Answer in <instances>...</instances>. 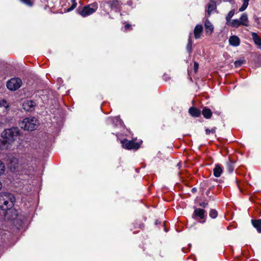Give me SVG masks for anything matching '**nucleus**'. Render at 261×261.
Returning <instances> with one entry per match:
<instances>
[{"instance_id": "nucleus-15", "label": "nucleus", "mask_w": 261, "mask_h": 261, "mask_svg": "<svg viewBox=\"0 0 261 261\" xmlns=\"http://www.w3.org/2000/svg\"><path fill=\"white\" fill-rule=\"evenodd\" d=\"M251 36L255 44L258 45L259 47H260L261 39L259 38V37L257 35L256 33L254 32L252 33Z\"/></svg>"}, {"instance_id": "nucleus-6", "label": "nucleus", "mask_w": 261, "mask_h": 261, "mask_svg": "<svg viewBox=\"0 0 261 261\" xmlns=\"http://www.w3.org/2000/svg\"><path fill=\"white\" fill-rule=\"evenodd\" d=\"M121 143L123 148L131 149H138L140 147V144L137 142H135L133 141H127L124 140L121 141Z\"/></svg>"}, {"instance_id": "nucleus-5", "label": "nucleus", "mask_w": 261, "mask_h": 261, "mask_svg": "<svg viewBox=\"0 0 261 261\" xmlns=\"http://www.w3.org/2000/svg\"><path fill=\"white\" fill-rule=\"evenodd\" d=\"M22 85V81L19 78H12L7 82V87L11 91H15Z\"/></svg>"}, {"instance_id": "nucleus-35", "label": "nucleus", "mask_w": 261, "mask_h": 261, "mask_svg": "<svg viewBox=\"0 0 261 261\" xmlns=\"http://www.w3.org/2000/svg\"><path fill=\"white\" fill-rule=\"evenodd\" d=\"M115 119L117 121H119L120 123V121L119 120V118L118 117H116L115 118Z\"/></svg>"}, {"instance_id": "nucleus-28", "label": "nucleus", "mask_w": 261, "mask_h": 261, "mask_svg": "<svg viewBox=\"0 0 261 261\" xmlns=\"http://www.w3.org/2000/svg\"><path fill=\"white\" fill-rule=\"evenodd\" d=\"M216 128L215 127L212 128L211 129L206 128L205 129V133L207 135H209L210 133L215 134L216 132Z\"/></svg>"}, {"instance_id": "nucleus-33", "label": "nucleus", "mask_w": 261, "mask_h": 261, "mask_svg": "<svg viewBox=\"0 0 261 261\" xmlns=\"http://www.w3.org/2000/svg\"><path fill=\"white\" fill-rule=\"evenodd\" d=\"M199 205L202 207H205L207 205V203L206 202L203 201V202H200L199 203Z\"/></svg>"}, {"instance_id": "nucleus-14", "label": "nucleus", "mask_w": 261, "mask_h": 261, "mask_svg": "<svg viewBox=\"0 0 261 261\" xmlns=\"http://www.w3.org/2000/svg\"><path fill=\"white\" fill-rule=\"evenodd\" d=\"M253 226L256 229L257 231L261 232V219L251 221Z\"/></svg>"}, {"instance_id": "nucleus-32", "label": "nucleus", "mask_w": 261, "mask_h": 261, "mask_svg": "<svg viewBox=\"0 0 261 261\" xmlns=\"http://www.w3.org/2000/svg\"><path fill=\"white\" fill-rule=\"evenodd\" d=\"M198 66H199V65H198V63L195 62L194 63V69L195 72L197 71V70L198 68Z\"/></svg>"}, {"instance_id": "nucleus-4", "label": "nucleus", "mask_w": 261, "mask_h": 261, "mask_svg": "<svg viewBox=\"0 0 261 261\" xmlns=\"http://www.w3.org/2000/svg\"><path fill=\"white\" fill-rule=\"evenodd\" d=\"M97 5L93 4L85 6L81 11H79V14L83 17L88 16L94 13L97 9Z\"/></svg>"}, {"instance_id": "nucleus-27", "label": "nucleus", "mask_w": 261, "mask_h": 261, "mask_svg": "<svg viewBox=\"0 0 261 261\" xmlns=\"http://www.w3.org/2000/svg\"><path fill=\"white\" fill-rule=\"evenodd\" d=\"M218 214L217 212L215 210H211L210 212V216L213 218L215 219L217 217Z\"/></svg>"}, {"instance_id": "nucleus-8", "label": "nucleus", "mask_w": 261, "mask_h": 261, "mask_svg": "<svg viewBox=\"0 0 261 261\" xmlns=\"http://www.w3.org/2000/svg\"><path fill=\"white\" fill-rule=\"evenodd\" d=\"M36 104L34 101L31 100L25 101L22 105L23 108L26 111H32L35 109Z\"/></svg>"}, {"instance_id": "nucleus-20", "label": "nucleus", "mask_w": 261, "mask_h": 261, "mask_svg": "<svg viewBox=\"0 0 261 261\" xmlns=\"http://www.w3.org/2000/svg\"><path fill=\"white\" fill-rule=\"evenodd\" d=\"M227 24L234 28H238L240 25H242L240 21L237 19H233L232 21L229 22Z\"/></svg>"}, {"instance_id": "nucleus-1", "label": "nucleus", "mask_w": 261, "mask_h": 261, "mask_svg": "<svg viewBox=\"0 0 261 261\" xmlns=\"http://www.w3.org/2000/svg\"><path fill=\"white\" fill-rule=\"evenodd\" d=\"M15 198L10 193H0V209L4 211L10 210L14 205Z\"/></svg>"}, {"instance_id": "nucleus-13", "label": "nucleus", "mask_w": 261, "mask_h": 261, "mask_svg": "<svg viewBox=\"0 0 261 261\" xmlns=\"http://www.w3.org/2000/svg\"><path fill=\"white\" fill-rule=\"evenodd\" d=\"M189 112L192 116L195 117H199L201 113L199 110L194 107H191L189 110Z\"/></svg>"}, {"instance_id": "nucleus-29", "label": "nucleus", "mask_w": 261, "mask_h": 261, "mask_svg": "<svg viewBox=\"0 0 261 261\" xmlns=\"http://www.w3.org/2000/svg\"><path fill=\"white\" fill-rule=\"evenodd\" d=\"M5 169L4 164L0 161V175L4 173Z\"/></svg>"}, {"instance_id": "nucleus-11", "label": "nucleus", "mask_w": 261, "mask_h": 261, "mask_svg": "<svg viewBox=\"0 0 261 261\" xmlns=\"http://www.w3.org/2000/svg\"><path fill=\"white\" fill-rule=\"evenodd\" d=\"M228 42L231 46L236 47L240 45V39L237 36L233 35L230 37Z\"/></svg>"}, {"instance_id": "nucleus-31", "label": "nucleus", "mask_w": 261, "mask_h": 261, "mask_svg": "<svg viewBox=\"0 0 261 261\" xmlns=\"http://www.w3.org/2000/svg\"><path fill=\"white\" fill-rule=\"evenodd\" d=\"M21 1L28 5H29V6L32 5L31 0H21Z\"/></svg>"}, {"instance_id": "nucleus-30", "label": "nucleus", "mask_w": 261, "mask_h": 261, "mask_svg": "<svg viewBox=\"0 0 261 261\" xmlns=\"http://www.w3.org/2000/svg\"><path fill=\"white\" fill-rule=\"evenodd\" d=\"M244 63V60H238L234 62L236 67H240Z\"/></svg>"}, {"instance_id": "nucleus-38", "label": "nucleus", "mask_w": 261, "mask_h": 261, "mask_svg": "<svg viewBox=\"0 0 261 261\" xmlns=\"http://www.w3.org/2000/svg\"><path fill=\"white\" fill-rule=\"evenodd\" d=\"M13 212V210H11L10 212L12 213Z\"/></svg>"}, {"instance_id": "nucleus-34", "label": "nucleus", "mask_w": 261, "mask_h": 261, "mask_svg": "<svg viewBox=\"0 0 261 261\" xmlns=\"http://www.w3.org/2000/svg\"><path fill=\"white\" fill-rule=\"evenodd\" d=\"M130 27V25L129 24H126L125 25V29H129Z\"/></svg>"}, {"instance_id": "nucleus-9", "label": "nucleus", "mask_w": 261, "mask_h": 261, "mask_svg": "<svg viewBox=\"0 0 261 261\" xmlns=\"http://www.w3.org/2000/svg\"><path fill=\"white\" fill-rule=\"evenodd\" d=\"M203 29V28L202 25L197 24L196 25L194 30V37L196 39L200 38Z\"/></svg>"}, {"instance_id": "nucleus-36", "label": "nucleus", "mask_w": 261, "mask_h": 261, "mask_svg": "<svg viewBox=\"0 0 261 261\" xmlns=\"http://www.w3.org/2000/svg\"><path fill=\"white\" fill-rule=\"evenodd\" d=\"M2 188V182L0 181V190L1 189V188Z\"/></svg>"}, {"instance_id": "nucleus-21", "label": "nucleus", "mask_w": 261, "mask_h": 261, "mask_svg": "<svg viewBox=\"0 0 261 261\" xmlns=\"http://www.w3.org/2000/svg\"><path fill=\"white\" fill-rule=\"evenodd\" d=\"M192 41L191 39V34H190V36L188 39V43L187 45V49L189 53H191L192 51Z\"/></svg>"}, {"instance_id": "nucleus-26", "label": "nucleus", "mask_w": 261, "mask_h": 261, "mask_svg": "<svg viewBox=\"0 0 261 261\" xmlns=\"http://www.w3.org/2000/svg\"><path fill=\"white\" fill-rule=\"evenodd\" d=\"M3 107L5 108L6 109H7L9 107L8 102L4 99L0 100V107Z\"/></svg>"}, {"instance_id": "nucleus-18", "label": "nucleus", "mask_w": 261, "mask_h": 261, "mask_svg": "<svg viewBox=\"0 0 261 261\" xmlns=\"http://www.w3.org/2000/svg\"><path fill=\"white\" fill-rule=\"evenodd\" d=\"M202 115L205 118H210L212 116V111L210 109L204 108L202 112Z\"/></svg>"}, {"instance_id": "nucleus-10", "label": "nucleus", "mask_w": 261, "mask_h": 261, "mask_svg": "<svg viewBox=\"0 0 261 261\" xmlns=\"http://www.w3.org/2000/svg\"><path fill=\"white\" fill-rule=\"evenodd\" d=\"M111 9L118 10L120 7V3L118 0H108L106 2Z\"/></svg>"}, {"instance_id": "nucleus-16", "label": "nucleus", "mask_w": 261, "mask_h": 261, "mask_svg": "<svg viewBox=\"0 0 261 261\" xmlns=\"http://www.w3.org/2000/svg\"><path fill=\"white\" fill-rule=\"evenodd\" d=\"M216 8V4L214 2H211L207 5V13L208 16H210L212 12H213Z\"/></svg>"}, {"instance_id": "nucleus-12", "label": "nucleus", "mask_w": 261, "mask_h": 261, "mask_svg": "<svg viewBox=\"0 0 261 261\" xmlns=\"http://www.w3.org/2000/svg\"><path fill=\"white\" fill-rule=\"evenodd\" d=\"M222 171L223 170L221 166L220 165L217 164L215 166L213 170L214 175L216 177H220Z\"/></svg>"}, {"instance_id": "nucleus-3", "label": "nucleus", "mask_w": 261, "mask_h": 261, "mask_svg": "<svg viewBox=\"0 0 261 261\" xmlns=\"http://www.w3.org/2000/svg\"><path fill=\"white\" fill-rule=\"evenodd\" d=\"M19 125L25 130H33L37 128L38 121L35 117H28L23 119L20 122Z\"/></svg>"}, {"instance_id": "nucleus-7", "label": "nucleus", "mask_w": 261, "mask_h": 261, "mask_svg": "<svg viewBox=\"0 0 261 261\" xmlns=\"http://www.w3.org/2000/svg\"><path fill=\"white\" fill-rule=\"evenodd\" d=\"M204 29L205 34L208 36H211L214 30V27L211 22L207 19H205L204 20Z\"/></svg>"}, {"instance_id": "nucleus-25", "label": "nucleus", "mask_w": 261, "mask_h": 261, "mask_svg": "<svg viewBox=\"0 0 261 261\" xmlns=\"http://www.w3.org/2000/svg\"><path fill=\"white\" fill-rule=\"evenodd\" d=\"M72 2L71 6L67 10V12H70L75 9L77 6L76 0H71Z\"/></svg>"}, {"instance_id": "nucleus-19", "label": "nucleus", "mask_w": 261, "mask_h": 261, "mask_svg": "<svg viewBox=\"0 0 261 261\" xmlns=\"http://www.w3.org/2000/svg\"><path fill=\"white\" fill-rule=\"evenodd\" d=\"M205 211L200 208H196L194 211V214L196 216H198L201 219L204 218Z\"/></svg>"}, {"instance_id": "nucleus-37", "label": "nucleus", "mask_w": 261, "mask_h": 261, "mask_svg": "<svg viewBox=\"0 0 261 261\" xmlns=\"http://www.w3.org/2000/svg\"><path fill=\"white\" fill-rule=\"evenodd\" d=\"M16 217V215H15V217L12 218V219H15Z\"/></svg>"}, {"instance_id": "nucleus-22", "label": "nucleus", "mask_w": 261, "mask_h": 261, "mask_svg": "<svg viewBox=\"0 0 261 261\" xmlns=\"http://www.w3.org/2000/svg\"><path fill=\"white\" fill-rule=\"evenodd\" d=\"M234 14V10H231L228 13L227 16L226 17V24H228V23L231 21L230 19L233 17Z\"/></svg>"}, {"instance_id": "nucleus-23", "label": "nucleus", "mask_w": 261, "mask_h": 261, "mask_svg": "<svg viewBox=\"0 0 261 261\" xmlns=\"http://www.w3.org/2000/svg\"><path fill=\"white\" fill-rule=\"evenodd\" d=\"M243 4L242 6L239 8V11L242 12L244 11L248 7L249 0H243Z\"/></svg>"}, {"instance_id": "nucleus-17", "label": "nucleus", "mask_w": 261, "mask_h": 261, "mask_svg": "<svg viewBox=\"0 0 261 261\" xmlns=\"http://www.w3.org/2000/svg\"><path fill=\"white\" fill-rule=\"evenodd\" d=\"M240 21L242 25H245V26L248 25V16L246 13H244L243 14H242V15L240 17Z\"/></svg>"}, {"instance_id": "nucleus-2", "label": "nucleus", "mask_w": 261, "mask_h": 261, "mask_svg": "<svg viewBox=\"0 0 261 261\" xmlns=\"http://www.w3.org/2000/svg\"><path fill=\"white\" fill-rule=\"evenodd\" d=\"M20 135L19 130L17 127H12L6 129L2 133V137L4 142L11 144Z\"/></svg>"}, {"instance_id": "nucleus-24", "label": "nucleus", "mask_w": 261, "mask_h": 261, "mask_svg": "<svg viewBox=\"0 0 261 261\" xmlns=\"http://www.w3.org/2000/svg\"><path fill=\"white\" fill-rule=\"evenodd\" d=\"M227 169L230 173H231L233 171L234 166L232 162H228L227 163Z\"/></svg>"}]
</instances>
